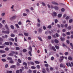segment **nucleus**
Returning <instances> with one entry per match:
<instances>
[{
    "label": "nucleus",
    "instance_id": "nucleus-22",
    "mask_svg": "<svg viewBox=\"0 0 73 73\" xmlns=\"http://www.w3.org/2000/svg\"><path fill=\"white\" fill-rule=\"evenodd\" d=\"M0 53H5V51H4L3 50H0Z\"/></svg>",
    "mask_w": 73,
    "mask_h": 73
},
{
    "label": "nucleus",
    "instance_id": "nucleus-47",
    "mask_svg": "<svg viewBox=\"0 0 73 73\" xmlns=\"http://www.w3.org/2000/svg\"><path fill=\"white\" fill-rule=\"evenodd\" d=\"M27 59L29 60V61H31V57H28Z\"/></svg>",
    "mask_w": 73,
    "mask_h": 73
},
{
    "label": "nucleus",
    "instance_id": "nucleus-55",
    "mask_svg": "<svg viewBox=\"0 0 73 73\" xmlns=\"http://www.w3.org/2000/svg\"><path fill=\"white\" fill-rule=\"evenodd\" d=\"M6 55L4 54L2 56V57H6Z\"/></svg>",
    "mask_w": 73,
    "mask_h": 73
},
{
    "label": "nucleus",
    "instance_id": "nucleus-60",
    "mask_svg": "<svg viewBox=\"0 0 73 73\" xmlns=\"http://www.w3.org/2000/svg\"><path fill=\"white\" fill-rule=\"evenodd\" d=\"M62 32H66V29H64L62 30Z\"/></svg>",
    "mask_w": 73,
    "mask_h": 73
},
{
    "label": "nucleus",
    "instance_id": "nucleus-46",
    "mask_svg": "<svg viewBox=\"0 0 73 73\" xmlns=\"http://www.w3.org/2000/svg\"><path fill=\"white\" fill-rule=\"evenodd\" d=\"M23 16H27V14L25 13H24L23 14Z\"/></svg>",
    "mask_w": 73,
    "mask_h": 73
},
{
    "label": "nucleus",
    "instance_id": "nucleus-20",
    "mask_svg": "<svg viewBox=\"0 0 73 73\" xmlns=\"http://www.w3.org/2000/svg\"><path fill=\"white\" fill-rule=\"evenodd\" d=\"M54 41L55 43H58V41L57 39H55Z\"/></svg>",
    "mask_w": 73,
    "mask_h": 73
},
{
    "label": "nucleus",
    "instance_id": "nucleus-53",
    "mask_svg": "<svg viewBox=\"0 0 73 73\" xmlns=\"http://www.w3.org/2000/svg\"><path fill=\"white\" fill-rule=\"evenodd\" d=\"M47 28H49V29H51L52 28V27L50 25L48 26V27Z\"/></svg>",
    "mask_w": 73,
    "mask_h": 73
},
{
    "label": "nucleus",
    "instance_id": "nucleus-27",
    "mask_svg": "<svg viewBox=\"0 0 73 73\" xmlns=\"http://www.w3.org/2000/svg\"><path fill=\"white\" fill-rule=\"evenodd\" d=\"M48 38L49 40H50L52 38V37L50 36H48Z\"/></svg>",
    "mask_w": 73,
    "mask_h": 73
},
{
    "label": "nucleus",
    "instance_id": "nucleus-21",
    "mask_svg": "<svg viewBox=\"0 0 73 73\" xmlns=\"http://www.w3.org/2000/svg\"><path fill=\"white\" fill-rule=\"evenodd\" d=\"M68 59L69 60H70V61L72 60V58L70 56H69L68 58Z\"/></svg>",
    "mask_w": 73,
    "mask_h": 73
},
{
    "label": "nucleus",
    "instance_id": "nucleus-37",
    "mask_svg": "<svg viewBox=\"0 0 73 73\" xmlns=\"http://www.w3.org/2000/svg\"><path fill=\"white\" fill-rule=\"evenodd\" d=\"M44 66H46V67H47V68L49 66V65L47 64H45Z\"/></svg>",
    "mask_w": 73,
    "mask_h": 73
},
{
    "label": "nucleus",
    "instance_id": "nucleus-10",
    "mask_svg": "<svg viewBox=\"0 0 73 73\" xmlns=\"http://www.w3.org/2000/svg\"><path fill=\"white\" fill-rule=\"evenodd\" d=\"M7 59L8 60H12V58L11 57H8L7 58Z\"/></svg>",
    "mask_w": 73,
    "mask_h": 73
},
{
    "label": "nucleus",
    "instance_id": "nucleus-18",
    "mask_svg": "<svg viewBox=\"0 0 73 73\" xmlns=\"http://www.w3.org/2000/svg\"><path fill=\"white\" fill-rule=\"evenodd\" d=\"M10 27L11 29H14L15 28V27H14V26L13 25H11Z\"/></svg>",
    "mask_w": 73,
    "mask_h": 73
},
{
    "label": "nucleus",
    "instance_id": "nucleus-6",
    "mask_svg": "<svg viewBox=\"0 0 73 73\" xmlns=\"http://www.w3.org/2000/svg\"><path fill=\"white\" fill-rule=\"evenodd\" d=\"M60 58L61 59V60H60V62H62V60H64V56H62L60 57Z\"/></svg>",
    "mask_w": 73,
    "mask_h": 73
},
{
    "label": "nucleus",
    "instance_id": "nucleus-28",
    "mask_svg": "<svg viewBox=\"0 0 73 73\" xmlns=\"http://www.w3.org/2000/svg\"><path fill=\"white\" fill-rule=\"evenodd\" d=\"M72 21H73V19H71L69 20V23H72Z\"/></svg>",
    "mask_w": 73,
    "mask_h": 73
},
{
    "label": "nucleus",
    "instance_id": "nucleus-42",
    "mask_svg": "<svg viewBox=\"0 0 73 73\" xmlns=\"http://www.w3.org/2000/svg\"><path fill=\"white\" fill-rule=\"evenodd\" d=\"M24 35L25 36H28V33H25Z\"/></svg>",
    "mask_w": 73,
    "mask_h": 73
},
{
    "label": "nucleus",
    "instance_id": "nucleus-52",
    "mask_svg": "<svg viewBox=\"0 0 73 73\" xmlns=\"http://www.w3.org/2000/svg\"><path fill=\"white\" fill-rule=\"evenodd\" d=\"M4 15H5V13H3L1 14V16H4Z\"/></svg>",
    "mask_w": 73,
    "mask_h": 73
},
{
    "label": "nucleus",
    "instance_id": "nucleus-45",
    "mask_svg": "<svg viewBox=\"0 0 73 73\" xmlns=\"http://www.w3.org/2000/svg\"><path fill=\"white\" fill-rule=\"evenodd\" d=\"M46 70L47 72H49V68H48L47 67L46 68Z\"/></svg>",
    "mask_w": 73,
    "mask_h": 73
},
{
    "label": "nucleus",
    "instance_id": "nucleus-5",
    "mask_svg": "<svg viewBox=\"0 0 73 73\" xmlns=\"http://www.w3.org/2000/svg\"><path fill=\"white\" fill-rule=\"evenodd\" d=\"M60 68H62V67H63L64 68H65V66H64V64L62 63L60 65Z\"/></svg>",
    "mask_w": 73,
    "mask_h": 73
},
{
    "label": "nucleus",
    "instance_id": "nucleus-58",
    "mask_svg": "<svg viewBox=\"0 0 73 73\" xmlns=\"http://www.w3.org/2000/svg\"><path fill=\"white\" fill-rule=\"evenodd\" d=\"M68 65L70 66V67H72V66L70 62L68 63Z\"/></svg>",
    "mask_w": 73,
    "mask_h": 73
},
{
    "label": "nucleus",
    "instance_id": "nucleus-26",
    "mask_svg": "<svg viewBox=\"0 0 73 73\" xmlns=\"http://www.w3.org/2000/svg\"><path fill=\"white\" fill-rule=\"evenodd\" d=\"M38 39H39V40L40 41H42V39H41V38L40 37H38Z\"/></svg>",
    "mask_w": 73,
    "mask_h": 73
},
{
    "label": "nucleus",
    "instance_id": "nucleus-32",
    "mask_svg": "<svg viewBox=\"0 0 73 73\" xmlns=\"http://www.w3.org/2000/svg\"><path fill=\"white\" fill-rule=\"evenodd\" d=\"M36 68H37L38 69H40V66L39 65H37L36 66Z\"/></svg>",
    "mask_w": 73,
    "mask_h": 73
},
{
    "label": "nucleus",
    "instance_id": "nucleus-33",
    "mask_svg": "<svg viewBox=\"0 0 73 73\" xmlns=\"http://www.w3.org/2000/svg\"><path fill=\"white\" fill-rule=\"evenodd\" d=\"M23 65H25V66H27V64L25 62H23Z\"/></svg>",
    "mask_w": 73,
    "mask_h": 73
},
{
    "label": "nucleus",
    "instance_id": "nucleus-56",
    "mask_svg": "<svg viewBox=\"0 0 73 73\" xmlns=\"http://www.w3.org/2000/svg\"><path fill=\"white\" fill-rule=\"evenodd\" d=\"M4 46H0V48H4Z\"/></svg>",
    "mask_w": 73,
    "mask_h": 73
},
{
    "label": "nucleus",
    "instance_id": "nucleus-64",
    "mask_svg": "<svg viewBox=\"0 0 73 73\" xmlns=\"http://www.w3.org/2000/svg\"><path fill=\"white\" fill-rule=\"evenodd\" d=\"M54 7H53V5H51L50 6V8H51L52 9H53Z\"/></svg>",
    "mask_w": 73,
    "mask_h": 73
},
{
    "label": "nucleus",
    "instance_id": "nucleus-16",
    "mask_svg": "<svg viewBox=\"0 0 73 73\" xmlns=\"http://www.w3.org/2000/svg\"><path fill=\"white\" fill-rule=\"evenodd\" d=\"M9 62L11 63V64H13V63H14V62L12 60H11L9 61Z\"/></svg>",
    "mask_w": 73,
    "mask_h": 73
},
{
    "label": "nucleus",
    "instance_id": "nucleus-41",
    "mask_svg": "<svg viewBox=\"0 0 73 73\" xmlns=\"http://www.w3.org/2000/svg\"><path fill=\"white\" fill-rule=\"evenodd\" d=\"M31 68L33 69H36V67L34 66H31Z\"/></svg>",
    "mask_w": 73,
    "mask_h": 73
},
{
    "label": "nucleus",
    "instance_id": "nucleus-8",
    "mask_svg": "<svg viewBox=\"0 0 73 73\" xmlns=\"http://www.w3.org/2000/svg\"><path fill=\"white\" fill-rule=\"evenodd\" d=\"M9 41H14V39L12 38H9Z\"/></svg>",
    "mask_w": 73,
    "mask_h": 73
},
{
    "label": "nucleus",
    "instance_id": "nucleus-15",
    "mask_svg": "<svg viewBox=\"0 0 73 73\" xmlns=\"http://www.w3.org/2000/svg\"><path fill=\"white\" fill-rule=\"evenodd\" d=\"M5 45H9V44L8 42H5Z\"/></svg>",
    "mask_w": 73,
    "mask_h": 73
},
{
    "label": "nucleus",
    "instance_id": "nucleus-57",
    "mask_svg": "<svg viewBox=\"0 0 73 73\" xmlns=\"http://www.w3.org/2000/svg\"><path fill=\"white\" fill-rule=\"evenodd\" d=\"M29 73H32V70H31L30 69H29Z\"/></svg>",
    "mask_w": 73,
    "mask_h": 73
},
{
    "label": "nucleus",
    "instance_id": "nucleus-11",
    "mask_svg": "<svg viewBox=\"0 0 73 73\" xmlns=\"http://www.w3.org/2000/svg\"><path fill=\"white\" fill-rule=\"evenodd\" d=\"M16 67V65H13L11 66V68H15Z\"/></svg>",
    "mask_w": 73,
    "mask_h": 73
},
{
    "label": "nucleus",
    "instance_id": "nucleus-51",
    "mask_svg": "<svg viewBox=\"0 0 73 73\" xmlns=\"http://www.w3.org/2000/svg\"><path fill=\"white\" fill-rule=\"evenodd\" d=\"M70 32H68L66 33V35H70Z\"/></svg>",
    "mask_w": 73,
    "mask_h": 73
},
{
    "label": "nucleus",
    "instance_id": "nucleus-3",
    "mask_svg": "<svg viewBox=\"0 0 73 73\" xmlns=\"http://www.w3.org/2000/svg\"><path fill=\"white\" fill-rule=\"evenodd\" d=\"M16 16H13V17H11L10 18V20H12L15 19H16Z\"/></svg>",
    "mask_w": 73,
    "mask_h": 73
},
{
    "label": "nucleus",
    "instance_id": "nucleus-2",
    "mask_svg": "<svg viewBox=\"0 0 73 73\" xmlns=\"http://www.w3.org/2000/svg\"><path fill=\"white\" fill-rule=\"evenodd\" d=\"M51 3H52V4H54V5H58V4L57 3V2H56L55 1H53Z\"/></svg>",
    "mask_w": 73,
    "mask_h": 73
},
{
    "label": "nucleus",
    "instance_id": "nucleus-31",
    "mask_svg": "<svg viewBox=\"0 0 73 73\" xmlns=\"http://www.w3.org/2000/svg\"><path fill=\"white\" fill-rule=\"evenodd\" d=\"M16 50H20V48L18 47H16Z\"/></svg>",
    "mask_w": 73,
    "mask_h": 73
},
{
    "label": "nucleus",
    "instance_id": "nucleus-14",
    "mask_svg": "<svg viewBox=\"0 0 73 73\" xmlns=\"http://www.w3.org/2000/svg\"><path fill=\"white\" fill-rule=\"evenodd\" d=\"M52 49H53V50H54V51H55V52H56V48H54V47H52Z\"/></svg>",
    "mask_w": 73,
    "mask_h": 73
},
{
    "label": "nucleus",
    "instance_id": "nucleus-34",
    "mask_svg": "<svg viewBox=\"0 0 73 73\" xmlns=\"http://www.w3.org/2000/svg\"><path fill=\"white\" fill-rule=\"evenodd\" d=\"M11 53H12V54H15V51H11Z\"/></svg>",
    "mask_w": 73,
    "mask_h": 73
},
{
    "label": "nucleus",
    "instance_id": "nucleus-63",
    "mask_svg": "<svg viewBox=\"0 0 73 73\" xmlns=\"http://www.w3.org/2000/svg\"><path fill=\"white\" fill-rule=\"evenodd\" d=\"M15 42H17V37H16L15 38Z\"/></svg>",
    "mask_w": 73,
    "mask_h": 73
},
{
    "label": "nucleus",
    "instance_id": "nucleus-24",
    "mask_svg": "<svg viewBox=\"0 0 73 73\" xmlns=\"http://www.w3.org/2000/svg\"><path fill=\"white\" fill-rule=\"evenodd\" d=\"M35 62L36 64H40V62L38 61H35Z\"/></svg>",
    "mask_w": 73,
    "mask_h": 73
},
{
    "label": "nucleus",
    "instance_id": "nucleus-4",
    "mask_svg": "<svg viewBox=\"0 0 73 73\" xmlns=\"http://www.w3.org/2000/svg\"><path fill=\"white\" fill-rule=\"evenodd\" d=\"M52 16L53 17H56L57 16V13L55 12H54Z\"/></svg>",
    "mask_w": 73,
    "mask_h": 73
},
{
    "label": "nucleus",
    "instance_id": "nucleus-19",
    "mask_svg": "<svg viewBox=\"0 0 73 73\" xmlns=\"http://www.w3.org/2000/svg\"><path fill=\"white\" fill-rule=\"evenodd\" d=\"M29 49L31 50V52H32V48L31 47V46H30L29 48Z\"/></svg>",
    "mask_w": 73,
    "mask_h": 73
},
{
    "label": "nucleus",
    "instance_id": "nucleus-13",
    "mask_svg": "<svg viewBox=\"0 0 73 73\" xmlns=\"http://www.w3.org/2000/svg\"><path fill=\"white\" fill-rule=\"evenodd\" d=\"M60 39L61 41H64V40H65V38H64L62 37L60 38Z\"/></svg>",
    "mask_w": 73,
    "mask_h": 73
},
{
    "label": "nucleus",
    "instance_id": "nucleus-38",
    "mask_svg": "<svg viewBox=\"0 0 73 73\" xmlns=\"http://www.w3.org/2000/svg\"><path fill=\"white\" fill-rule=\"evenodd\" d=\"M29 53L30 54V56H32V54L31 53V51H29Z\"/></svg>",
    "mask_w": 73,
    "mask_h": 73
},
{
    "label": "nucleus",
    "instance_id": "nucleus-50",
    "mask_svg": "<svg viewBox=\"0 0 73 73\" xmlns=\"http://www.w3.org/2000/svg\"><path fill=\"white\" fill-rule=\"evenodd\" d=\"M18 62H19V63H21V60H20V59H18Z\"/></svg>",
    "mask_w": 73,
    "mask_h": 73
},
{
    "label": "nucleus",
    "instance_id": "nucleus-12",
    "mask_svg": "<svg viewBox=\"0 0 73 73\" xmlns=\"http://www.w3.org/2000/svg\"><path fill=\"white\" fill-rule=\"evenodd\" d=\"M8 56H13V54L11 52L8 55Z\"/></svg>",
    "mask_w": 73,
    "mask_h": 73
},
{
    "label": "nucleus",
    "instance_id": "nucleus-1",
    "mask_svg": "<svg viewBox=\"0 0 73 73\" xmlns=\"http://www.w3.org/2000/svg\"><path fill=\"white\" fill-rule=\"evenodd\" d=\"M5 27H6V28L7 29V30H8L7 31H3L2 32L3 33H6L7 34H9V28H8V27L7 26V25H6L5 26Z\"/></svg>",
    "mask_w": 73,
    "mask_h": 73
},
{
    "label": "nucleus",
    "instance_id": "nucleus-7",
    "mask_svg": "<svg viewBox=\"0 0 73 73\" xmlns=\"http://www.w3.org/2000/svg\"><path fill=\"white\" fill-rule=\"evenodd\" d=\"M61 16H62V14H59L58 15V17H59V18L61 17Z\"/></svg>",
    "mask_w": 73,
    "mask_h": 73
},
{
    "label": "nucleus",
    "instance_id": "nucleus-49",
    "mask_svg": "<svg viewBox=\"0 0 73 73\" xmlns=\"http://www.w3.org/2000/svg\"><path fill=\"white\" fill-rule=\"evenodd\" d=\"M1 60L3 61V62H5V61H6V60L5 59H2Z\"/></svg>",
    "mask_w": 73,
    "mask_h": 73
},
{
    "label": "nucleus",
    "instance_id": "nucleus-35",
    "mask_svg": "<svg viewBox=\"0 0 73 73\" xmlns=\"http://www.w3.org/2000/svg\"><path fill=\"white\" fill-rule=\"evenodd\" d=\"M64 54L65 56H67L68 55V52H66L64 53Z\"/></svg>",
    "mask_w": 73,
    "mask_h": 73
},
{
    "label": "nucleus",
    "instance_id": "nucleus-54",
    "mask_svg": "<svg viewBox=\"0 0 73 73\" xmlns=\"http://www.w3.org/2000/svg\"><path fill=\"white\" fill-rule=\"evenodd\" d=\"M12 73V72L11 71H7V73Z\"/></svg>",
    "mask_w": 73,
    "mask_h": 73
},
{
    "label": "nucleus",
    "instance_id": "nucleus-36",
    "mask_svg": "<svg viewBox=\"0 0 73 73\" xmlns=\"http://www.w3.org/2000/svg\"><path fill=\"white\" fill-rule=\"evenodd\" d=\"M18 24L19 25H20L22 24V23H21V22L19 21L18 22Z\"/></svg>",
    "mask_w": 73,
    "mask_h": 73
},
{
    "label": "nucleus",
    "instance_id": "nucleus-23",
    "mask_svg": "<svg viewBox=\"0 0 73 73\" xmlns=\"http://www.w3.org/2000/svg\"><path fill=\"white\" fill-rule=\"evenodd\" d=\"M15 26L17 28H20V27H19V26L18 25V24H15Z\"/></svg>",
    "mask_w": 73,
    "mask_h": 73
},
{
    "label": "nucleus",
    "instance_id": "nucleus-59",
    "mask_svg": "<svg viewBox=\"0 0 73 73\" xmlns=\"http://www.w3.org/2000/svg\"><path fill=\"white\" fill-rule=\"evenodd\" d=\"M43 28L44 29V30H45L46 29V27H45V26H43Z\"/></svg>",
    "mask_w": 73,
    "mask_h": 73
},
{
    "label": "nucleus",
    "instance_id": "nucleus-29",
    "mask_svg": "<svg viewBox=\"0 0 73 73\" xmlns=\"http://www.w3.org/2000/svg\"><path fill=\"white\" fill-rule=\"evenodd\" d=\"M11 36L12 37H15V35L13 34H11Z\"/></svg>",
    "mask_w": 73,
    "mask_h": 73
},
{
    "label": "nucleus",
    "instance_id": "nucleus-48",
    "mask_svg": "<svg viewBox=\"0 0 73 73\" xmlns=\"http://www.w3.org/2000/svg\"><path fill=\"white\" fill-rule=\"evenodd\" d=\"M27 51V50L25 49H24L23 50V52H26Z\"/></svg>",
    "mask_w": 73,
    "mask_h": 73
},
{
    "label": "nucleus",
    "instance_id": "nucleus-39",
    "mask_svg": "<svg viewBox=\"0 0 73 73\" xmlns=\"http://www.w3.org/2000/svg\"><path fill=\"white\" fill-rule=\"evenodd\" d=\"M60 27L61 28H64V25L63 24H61L60 25Z\"/></svg>",
    "mask_w": 73,
    "mask_h": 73
},
{
    "label": "nucleus",
    "instance_id": "nucleus-61",
    "mask_svg": "<svg viewBox=\"0 0 73 73\" xmlns=\"http://www.w3.org/2000/svg\"><path fill=\"white\" fill-rule=\"evenodd\" d=\"M51 60H52V61L53 60H54V57L52 56V57H51Z\"/></svg>",
    "mask_w": 73,
    "mask_h": 73
},
{
    "label": "nucleus",
    "instance_id": "nucleus-40",
    "mask_svg": "<svg viewBox=\"0 0 73 73\" xmlns=\"http://www.w3.org/2000/svg\"><path fill=\"white\" fill-rule=\"evenodd\" d=\"M5 50L7 51H8L9 50V48L8 47L5 48Z\"/></svg>",
    "mask_w": 73,
    "mask_h": 73
},
{
    "label": "nucleus",
    "instance_id": "nucleus-9",
    "mask_svg": "<svg viewBox=\"0 0 73 73\" xmlns=\"http://www.w3.org/2000/svg\"><path fill=\"white\" fill-rule=\"evenodd\" d=\"M55 47L56 49H59L60 48V47L59 46H58L57 45H55Z\"/></svg>",
    "mask_w": 73,
    "mask_h": 73
},
{
    "label": "nucleus",
    "instance_id": "nucleus-43",
    "mask_svg": "<svg viewBox=\"0 0 73 73\" xmlns=\"http://www.w3.org/2000/svg\"><path fill=\"white\" fill-rule=\"evenodd\" d=\"M54 8L55 9H58V7H57V6H55V7H54Z\"/></svg>",
    "mask_w": 73,
    "mask_h": 73
},
{
    "label": "nucleus",
    "instance_id": "nucleus-25",
    "mask_svg": "<svg viewBox=\"0 0 73 73\" xmlns=\"http://www.w3.org/2000/svg\"><path fill=\"white\" fill-rule=\"evenodd\" d=\"M67 29H68V30H70V29H72V27H71V26H69V27L67 28Z\"/></svg>",
    "mask_w": 73,
    "mask_h": 73
},
{
    "label": "nucleus",
    "instance_id": "nucleus-17",
    "mask_svg": "<svg viewBox=\"0 0 73 73\" xmlns=\"http://www.w3.org/2000/svg\"><path fill=\"white\" fill-rule=\"evenodd\" d=\"M42 31V29H38V31L40 33H41Z\"/></svg>",
    "mask_w": 73,
    "mask_h": 73
},
{
    "label": "nucleus",
    "instance_id": "nucleus-62",
    "mask_svg": "<svg viewBox=\"0 0 73 73\" xmlns=\"http://www.w3.org/2000/svg\"><path fill=\"white\" fill-rule=\"evenodd\" d=\"M58 22V21L57 19H56L55 20V23H57V22Z\"/></svg>",
    "mask_w": 73,
    "mask_h": 73
},
{
    "label": "nucleus",
    "instance_id": "nucleus-44",
    "mask_svg": "<svg viewBox=\"0 0 73 73\" xmlns=\"http://www.w3.org/2000/svg\"><path fill=\"white\" fill-rule=\"evenodd\" d=\"M68 25L67 24H66L64 25V27H65V28H67V27H68Z\"/></svg>",
    "mask_w": 73,
    "mask_h": 73
},
{
    "label": "nucleus",
    "instance_id": "nucleus-30",
    "mask_svg": "<svg viewBox=\"0 0 73 73\" xmlns=\"http://www.w3.org/2000/svg\"><path fill=\"white\" fill-rule=\"evenodd\" d=\"M41 4L43 6H45V4L44 3L42 2Z\"/></svg>",
    "mask_w": 73,
    "mask_h": 73
}]
</instances>
